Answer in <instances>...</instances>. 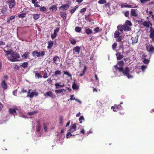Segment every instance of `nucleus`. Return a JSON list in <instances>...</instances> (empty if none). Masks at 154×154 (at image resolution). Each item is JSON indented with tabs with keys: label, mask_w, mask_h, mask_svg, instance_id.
<instances>
[{
	"label": "nucleus",
	"mask_w": 154,
	"mask_h": 154,
	"mask_svg": "<svg viewBox=\"0 0 154 154\" xmlns=\"http://www.w3.org/2000/svg\"><path fill=\"white\" fill-rule=\"evenodd\" d=\"M48 73L46 72L45 71L43 75V77L44 78H48Z\"/></svg>",
	"instance_id": "3c124183"
},
{
	"label": "nucleus",
	"mask_w": 154,
	"mask_h": 154,
	"mask_svg": "<svg viewBox=\"0 0 154 154\" xmlns=\"http://www.w3.org/2000/svg\"><path fill=\"white\" fill-rule=\"evenodd\" d=\"M78 8V7L77 6H76L75 7V8H74L70 10V13H71V14H72L73 13H74L75 11Z\"/></svg>",
	"instance_id": "c03bdc74"
},
{
	"label": "nucleus",
	"mask_w": 154,
	"mask_h": 154,
	"mask_svg": "<svg viewBox=\"0 0 154 154\" xmlns=\"http://www.w3.org/2000/svg\"><path fill=\"white\" fill-rule=\"evenodd\" d=\"M85 32L88 35H89L91 33H92L93 32L91 29H88L85 30Z\"/></svg>",
	"instance_id": "4c0bfd02"
},
{
	"label": "nucleus",
	"mask_w": 154,
	"mask_h": 154,
	"mask_svg": "<svg viewBox=\"0 0 154 154\" xmlns=\"http://www.w3.org/2000/svg\"><path fill=\"white\" fill-rule=\"evenodd\" d=\"M84 118L83 116H81L79 118V120L80 121L79 123H82V120H84Z\"/></svg>",
	"instance_id": "6e6d98bb"
},
{
	"label": "nucleus",
	"mask_w": 154,
	"mask_h": 154,
	"mask_svg": "<svg viewBox=\"0 0 154 154\" xmlns=\"http://www.w3.org/2000/svg\"><path fill=\"white\" fill-rule=\"evenodd\" d=\"M6 3L8 5L10 8L11 9L16 5V2L14 0H10L7 2Z\"/></svg>",
	"instance_id": "0eeeda50"
},
{
	"label": "nucleus",
	"mask_w": 154,
	"mask_h": 154,
	"mask_svg": "<svg viewBox=\"0 0 154 154\" xmlns=\"http://www.w3.org/2000/svg\"><path fill=\"white\" fill-rule=\"evenodd\" d=\"M146 49L147 51L150 53H154V47L151 44L146 46Z\"/></svg>",
	"instance_id": "6e6552de"
},
{
	"label": "nucleus",
	"mask_w": 154,
	"mask_h": 154,
	"mask_svg": "<svg viewBox=\"0 0 154 154\" xmlns=\"http://www.w3.org/2000/svg\"><path fill=\"white\" fill-rule=\"evenodd\" d=\"M27 92L26 90L24 88H22L21 89V92L23 93H26Z\"/></svg>",
	"instance_id": "774afa93"
},
{
	"label": "nucleus",
	"mask_w": 154,
	"mask_h": 154,
	"mask_svg": "<svg viewBox=\"0 0 154 154\" xmlns=\"http://www.w3.org/2000/svg\"><path fill=\"white\" fill-rule=\"evenodd\" d=\"M114 68L116 70L118 69L119 71L122 72L123 75L126 76L128 79L132 78L131 75H130V70L128 67H126L124 69L123 66L118 67L117 65H116L114 66Z\"/></svg>",
	"instance_id": "f03ea898"
},
{
	"label": "nucleus",
	"mask_w": 154,
	"mask_h": 154,
	"mask_svg": "<svg viewBox=\"0 0 154 154\" xmlns=\"http://www.w3.org/2000/svg\"><path fill=\"white\" fill-rule=\"evenodd\" d=\"M64 73L65 74L67 75L68 76L71 77L72 75H71L67 71H65L64 72Z\"/></svg>",
	"instance_id": "864d4df0"
},
{
	"label": "nucleus",
	"mask_w": 154,
	"mask_h": 154,
	"mask_svg": "<svg viewBox=\"0 0 154 154\" xmlns=\"http://www.w3.org/2000/svg\"><path fill=\"white\" fill-rule=\"evenodd\" d=\"M57 34H55V33H54V34H51V38L52 39H54L56 36Z\"/></svg>",
	"instance_id": "4d7b16f0"
},
{
	"label": "nucleus",
	"mask_w": 154,
	"mask_h": 154,
	"mask_svg": "<svg viewBox=\"0 0 154 154\" xmlns=\"http://www.w3.org/2000/svg\"><path fill=\"white\" fill-rule=\"evenodd\" d=\"M38 111H33L29 112L27 113V114L30 115H32L35 114L37 113Z\"/></svg>",
	"instance_id": "a19ab883"
},
{
	"label": "nucleus",
	"mask_w": 154,
	"mask_h": 154,
	"mask_svg": "<svg viewBox=\"0 0 154 154\" xmlns=\"http://www.w3.org/2000/svg\"><path fill=\"white\" fill-rule=\"evenodd\" d=\"M29 52H25L22 56L23 58L26 59H27L29 57Z\"/></svg>",
	"instance_id": "5701e85b"
},
{
	"label": "nucleus",
	"mask_w": 154,
	"mask_h": 154,
	"mask_svg": "<svg viewBox=\"0 0 154 154\" xmlns=\"http://www.w3.org/2000/svg\"><path fill=\"white\" fill-rule=\"evenodd\" d=\"M70 128L74 130L75 131L76 128V126L75 124L74 123L71 126Z\"/></svg>",
	"instance_id": "8fccbe9b"
},
{
	"label": "nucleus",
	"mask_w": 154,
	"mask_h": 154,
	"mask_svg": "<svg viewBox=\"0 0 154 154\" xmlns=\"http://www.w3.org/2000/svg\"><path fill=\"white\" fill-rule=\"evenodd\" d=\"M3 32V28L2 26H0V37L2 34Z\"/></svg>",
	"instance_id": "e2e57ef3"
},
{
	"label": "nucleus",
	"mask_w": 154,
	"mask_h": 154,
	"mask_svg": "<svg viewBox=\"0 0 154 154\" xmlns=\"http://www.w3.org/2000/svg\"><path fill=\"white\" fill-rule=\"evenodd\" d=\"M41 129V125L39 122H37V125L36 127V131L39 132Z\"/></svg>",
	"instance_id": "bb28decb"
},
{
	"label": "nucleus",
	"mask_w": 154,
	"mask_h": 154,
	"mask_svg": "<svg viewBox=\"0 0 154 154\" xmlns=\"http://www.w3.org/2000/svg\"><path fill=\"white\" fill-rule=\"evenodd\" d=\"M57 9V7L55 5H53L49 8V10L50 11H56Z\"/></svg>",
	"instance_id": "cd10ccee"
},
{
	"label": "nucleus",
	"mask_w": 154,
	"mask_h": 154,
	"mask_svg": "<svg viewBox=\"0 0 154 154\" xmlns=\"http://www.w3.org/2000/svg\"><path fill=\"white\" fill-rule=\"evenodd\" d=\"M69 7V5L68 4H65L62 5L59 8L60 9H63L66 10Z\"/></svg>",
	"instance_id": "6ab92c4d"
},
{
	"label": "nucleus",
	"mask_w": 154,
	"mask_h": 154,
	"mask_svg": "<svg viewBox=\"0 0 154 154\" xmlns=\"http://www.w3.org/2000/svg\"><path fill=\"white\" fill-rule=\"evenodd\" d=\"M32 15L33 16V18L35 20H38L40 17V14H34Z\"/></svg>",
	"instance_id": "a878e982"
},
{
	"label": "nucleus",
	"mask_w": 154,
	"mask_h": 154,
	"mask_svg": "<svg viewBox=\"0 0 154 154\" xmlns=\"http://www.w3.org/2000/svg\"><path fill=\"white\" fill-rule=\"evenodd\" d=\"M69 136H72V134H71V133H70V132H68V133L66 134V138H68L69 137Z\"/></svg>",
	"instance_id": "680f3d73"
},
{
	"label": "nucleus",
	"mask_w": 154,
	"mask_h": 154,
	"mask_svg": "<svg viewBox=\"0 0 154 154\" xmlns=\"http://www.w3.org/2000/svg\"><path fill=\"white\" fill-rule=\"evenodd\" d=\"M33 72L35 73V77L36 78L39 79L42 78V76L40 74L38 71H34Z\"/></svg>",
	"instance_id": "4468645a"
},
{
	"label": "nucleus",
	"mask_w": 154,
	"mask_h": 154,
	"mask_svg": "<svg viewBox=\"0 0 154 154\" xmlns=\"http://www.w3.org/2000/svg\"><path fill=\"white\" fill-rule=\"evenodd\" d=\"M59 28L57 27L54 30V33L55 34H57V33L59 32Z\"/></svg>",
	"instance_id": "5fc2aeb1"
},
{
	"label": "nucleus",
	"mask_w": 154,
	"mask_h": 154,
	"mask_svg": "<svg viewBox=\"0 0 154 154\" xmlns=\"http://www.w3.org/2000/svg\"><path fill=\"white\" fill-rule=\"evenodd\" d=\"M143 62L145 64H147L149 63V60L146 58H144Z\"/></svg>",
	"instance_id": "a18cd8bd"
},
{
	"label": "nucleus",
	"mask_w": 154,
	"mask_h": 154,
	"mask_svg": "<svg viewBox=\"0 0 154 154\" xmlns=\"http://www.w3.org/2000/svg\"><path fill=\"white\" fill-rule=\"evenodd\" d=\"M115 107V108H116V109L118 110H121L122 109V106L120 104L119 105H114Z\"/></svg>",
	"instance_id": "c9c22d12"
},
{
	"label": "nucleus",
	"mask_w": 154,
	"mask_h": 154,
	"mask_svg": "<svg viewBox=\"0 0 154 154\" xmlns=\"http://www.w3.org/2000/svg\"><path fill=\"white\" fill-rule=\"evenodd\" d=\"M69 41L71 43L72 45L75 44L76 42V41L75 40L74 38H72L70 39Z\"/></svg>",
	"instance_id": "72a5a7b5"
},
{
	"label": "nucleus",
	"mask_w": 154,
	"mask_h": 154,
	"mask_svg": "<svg viewBox=\"0 0 154 154\" xmlns=\"http://www.w3.org/2000/svg\"><path fill=\"white\" fill-rule=\"evenodd\" d=\"M16 110H18V109L17 108L14 109L10 108L9 109L8 111L10 114H12L15 116V115H17V113L16 111Z\"/></svg>",
	"instance_id": "9d476101"
},
{
	"label": "nucleus",
	"mask_w": 154,
	"mask_h": 154,
	"mask_svg": "<svg viewBox=\"0 0 154 154\" xmlns=\"http://www.w3.org/2000/svg\"><path fill=\"white\" fill-rule=\"evenodd\" d=\"M53 61L54 63L56 64H58V63L60 61V59L59 57L55 56L53 58Z\"/></svg>",
	"instance_id": "ddd939ff"
},
{
	"label": "nucleus",
	"mask_w": 154,
	"mask_h": 154,
	"mask_svg": "<svg viewBox=\"0 0 154 154\" xmlns=\"http://www.w3.org/2000/svg\"><path fill=\"white\" fill-rule=\"evenodd\" d=\"M124 62L123 60L119 61L118 63V64L119 66H122L124 64Z\"/></svg>",
	"instance_id": "58836bf2"
},
{
	"label": "nucleus",
	"mask_w": 154,
	"mask_h": 154,
	"mask_svg": "<svg viewBox=\"0 0 154 154\" xmlns=\"http://www.w3.org/2000/svg\"><path fill=\"white\" fill-rule=\"evenodd\" d=\"M60 16L63 18V19L64 21H65L66 17V12H60Z\"/></svg>",
	"instance_id": "f3484780"
},
{
	"label": "nucleus",
	"mask_w": 154,
	"mask_h": 154,
	"mask_svg": "<svg viewBox=\"0 0 154 154\" xmlns=\"http://www.w3.org/2000/svg\"><path fill=\"white\" fill-rule=\"evenodd\" d=\"M1 85L2 88L4 90H6L8 88V85L5 80L2 81Z\"/></svg>",
	"instance_id": "9b49d317"
},
{
	"label": "nucleus",
	"mask_w": 154,
	"mask_h": 154,
	"mask_svg": "<svg viewBox=\"0 0 154 154\" xmlns=\"http://www.w3.org/2000/svg\"><path fill=\"white\" fill-rule=\"evenodd\" d=\"M120 32L118 31H116L114 33V37L116 39V41L118 42H123L122 40L124 38V35H120Z\"/></svg>",
	"instance_id": "7ed1b4c3"
},
{
	"label": "nucleus",
	"mask_w": 154,
	"mask_h": 154,
	"mask_svg": "<svg viewBox=\"0 0 154 154\" xmlns=\"http://www.w3.org/2000/svg\"><path fill=\"white\" fill-rule=\"evenodd\" d=\"M63 118L62 116H60V117H59L60 123L61 124H63Z\"/></svg>",
	"instance_id": "603ef678"
},
{
	"label": "nucleus",
	"mask_w": 154,
	"mask_h": 154,
	"mask_svg": "<svg viewBox=\"0 0 154 154\" xmlns=\"http://www.w3.org/2000/svg\"><path fill=\"white\" fill-rule=\"evenodd\" d=\"M123 28L124 29V30L125 31H129L131 30V28L128 26H127V25H123Z\"/></svg>",
	"instance_id": "c85d7f7f"
},
{
	"label": "nucleus",
	"mask_w": 154,
	"mask_h": 154,
	"mask_svg": "<svg viewBox=\"0 0 154 154\" xmlns=\"http://www.w3.org/2000/svg\"><path fill=\"white\" fill-rule=\"evenodd\" d=\"M28 63L26 62H25L23 63V64L20 65V66L23 68H25L28 67Z\"/></svg>",
	"instance_id": "f704fd0d"
},
{
	"label": "nucleus",
	"mask_w": 154,
	"mask_h": 154,
	"mask_svg": "<svg viewBox=\"0 0 154 154\" xmlns=\"http://www.w3.org/2000/svg\"><path fill=\"white\" fill-rule=\"evenodd\" d=\"M137 9H132L131 10V15L132 16L137 17L138 16Z\"/></svg>",
	"instance_id": "f8f14e48"
},
{
	"label": "nucleus",
	"mask_w": 154,
	"mask_h": 154,
	"mask_svg": "<svg viewBox=\"0 0 154 154\" xmlns=\"http://www.w3.org/2000/svg\"><path fill=\"white\" fill-rule=\"evenodd\" d=\"M40 11L43 12L47 10L45 7L43 6L40 8Z\"/></svg>",
	"instance_id": "49530a36"
},
{
	"label": "nucleus",
	"mask_w": 154,
	"mask_h": 154,
	"mask_svg": "<svg viewBox=\"0 0 154 154\" xmlns=\"http://www.w3.org/2000/svg\"><path fill=\"white\" fill-rule=\"evenodd\" d=\"M99 27H97V28H95L94 29V31H95L96 32H98L99 31Z\"/></svg>",
	"instance_id": "338daca9"
},
{
	"label": "nucleus",
	"mask_w": 154,
	"mask_h": 154,
	"mask_svg": "<svg viewBox=\"0 0 154 154\" xmlns=\"http://www.w3.org/2000/svg\"><path fill=\"white\" fill-rule=\"evenodd\" d=\"M106 2V0H100L98 2V3L99 4H103Z\"/></svg>",
	"instance_id": "de8ad7c7"
},
{
	"label": "nucleus",
	"mask_w": 154,
	"mask_h": 154,
	"mask_svg": "<svg viewBox=\"0 0 154 154\" xmlns=\"http://www.w3.org/2000/svg\"><path fill=\"white\" fill-rule=\"evenodd\" d=\"M61 74V71L59 70H56L54 72V75H52V76H54V75L56 76H57L58 75H60Z\"/></svg>",
	"instance_id": "b1692460"
},
{
	"label": "nucleus",
	"mask_w": 154,
	"mask_h": 154,
	"mask_svg": "<svg viewBox=\"0 0 154 154\" xmlns=\"http://www.w3.org/2000/svg\"><path fill=\"white\" fill-rule=\"evenodd\" d=\"M147 68V66L144 65H142L141 66V69L142 71H144L145 69Z\"/></svg>",
	"instance_id": "bf43d9fd"
},
{
	"label": "nucleus",
	"mask_w": 154,
	"mask_h": 154,
	"mask_svg": "<svg viewBox=\"0 0 154 154\" xmlns=\"http://www.w3.org/2000/svg\"><path fill=\"white\" fill-rule=\"evenodd\" d=\"M49 84H51L52 83V80L51 79V78H48L47 80Z\"/></svg>",
	"instance_id": "052dcab7"
},
{
	"label": "nucleus",
	"mask_w": 154,
	"mask_h": 154,
	"mask_svg": "<svg viewBox=\"0 0 154 154\" xmlns=\"http://www.w3.org/2000/svg\"><path fill=\"white\" fill-rule=\"evenodd\" d=\"M126 25L127 26H131L132 25L130 21L128 20H126L125 22Z\"/></svg>",
	"instance_id": "79ce46f5"
},
{
	"label": "nucleus",
	"mask_w": 154,
	"mask_h": 154,
	"mask_svg": "<svg viewBox=\"0 0 154 154\" xmlns=\"http://www.w3.org/2000/svg\"><path fill=\"white\" fill-rule=\"evenodd\" d=\"M86 9L87 8H83L80 10L79 12L80 13H83L86 11Z\"/></svg>",
	"instance_id": "09e8293b"
},
{
	"label": "nucleus",
	"mask_w": 154,
	"mask_h": 154,
	"mask_svg": "<svg viewBox=\"0 0 154 154\" xmlns=\"http://www.w3.org/2000/svg\"><path fill=\"white\" fill-rule=\"evenodd\" d=\"M75 131V130H74L70 128L69 130H68V132H70V133L71 134V133Z\"/></svg>",
	"instance_id": "0e129e2a"
},
{
	"label": "nucleus",
	"mask_w": 154,
	"mask_h": 154,
	"mask_svg": "<svg viewBox=\"0 0 154 154\" xmlns=\"http://www.w3.org/2000/svg\"><path fill=\"white\" fill-rule=\"evenodd\" d=\"M60 82L59 83H56L54 85L56 88L58 89L61 88H63L65 86V85L64 84H63L62 85H60Z\"/></svg>",
	"instance_id": "aec40b11"
},
{
	"label": "nucleus",
	"mask_w": 154,
	"mask_h": 154,
	"mask_svg": "<svg viewBox=\"0 0 154 154\" xmlns=\"http://www.w3.org/2000/svg\"><path fill=\"white\" fill-rule=\"evenodd\" d=\"M26 14L25 13H22L18 15V17L19 18H23L26 17Z\"/></svg>",
	"instance_id": "e433bc0d"
},
{
	"label": "nucleus",
	"mask_w": 154,
	"mask_h": 154,
	"mask_svg": "<svg viewBox=\"0 0 154 154\" xmlns=\"http://www.w3.org/2000/svg\"><path fill=\"white\" fill-rule=\"evenodd\" d=\"M116 55L117 56V59L118 60H120L123 58L124 57V56L123 54H121V53L120 52H118L117 53Z\"/></svg>",
	"instance_id": "dca6fc26"
},
{
	"label": "nucleus",
	"mask_w": 154,
	"mask_h": 154,
	"mask_svg": "<svg viewBox=\"0 0 154 154\" xmlns=\"http://www.w3.org/2000/svg\"><path fill=\"white\" fill-rule=\"evenodd\" d=\"M15 15H12L10 17H8L7 19V22L8 23H10V22L11 20H12L14 19L15 18Z\"/></svg>",
	"instance_id": "4be33fe9"
},
{
	"label": "nucleus",
	"mask_w": 154,
	"mask_h": 154,
	"mask_svg": "<svg viewBox=\"0 0 154 154\" xmlns=\"http://www.w3.org/2000/svg\"><path fill=\"white\" fill-rule=\"evenodd\" d=\"M72 87L73 90H76L79 88V86L74 82L73 84Z\"/></svg>",
	"instance_id": "473e14b6"
},
{
	"label": "nucleus",
	"mask_w": 154,
	"mask_h": 154,
	"mask_svg": "<svg viewBox=\"0 0 154 154\" xmlns=\"http://www.w3.org/2000/svg\"><path fill=\"white\" fill-rule=\"evenodd\" d=\"M80 49L81 48L80 47L76 46V47H75L73 48V50L74 52H75L79 54Z\"/></svg>",
	"instance_id": "412c9836"
},
{
	"label": "nucleus",
	"mask_w": 154,
	"mask_h": 154,
	"mask_svg": "<svg viewBox=\"0 0 154 154\" xmlns=\"http://www.w3.org/2000/svg\"><path fill=\"white\" fill-rule=\"evenodd\" d=\"M138 38V35H133L131 37L130 39L128 40V42L130 44H134L137 42Z\"/></svg>",
	"instance_id": "20e7f679"
},
{
	"label": "nucleus",
	"mask_w": 154,
	"mask_h": 154,
	"mask_svg": "<svg viewBox=\"0 0 154 154\" xmlns=\"http://www.w3.org/2000/svg\"><path fill=\"white\" fill-rule=\"evenodd\" d=\"M7 9L8 8L6 6L4 7L1 9V12L3 14H5L7 11Z\"/></svg>",
	"instance_id": "c756f323"
},
{
	"label": "nucleus",
	"mask_w": 154,
	"mask_h": 154,
	"mask_svg": "<svg viewBox=\"0 0 154 154\" xmlns=\"http://www.w3.org/2000/svg\"><path fill=\"white\" fill-rule=\"evenodd\" d=\"M117 45V43L116 42L114 43L112 45V49L114 50L116 48V47Z\"/></svg>",
	"instance_id": "37998d69"
},
{
	"label": "nucleus",
	"mask_w": 154,
	"mask_h": 154,
	"mask_svg": "<svg viewBox=\"0 0 154 154\" xmlns=\"http://www.w3.org/2000/svg\"><path fill=\"white\" fill-rule=\"evenodd\" d=\"M63 91H66V90L63 88H62L61 89H59V90H55V92L56 93H59V94L61 93Z\"/></svg>",
	"instance_id": "2f4dec72"
},
{
	"label": "nucleus",
	"mask_w": 154,
	"mask_h": 154,
	"mask_svg": "<svg viewBox=\"0 0 154 154\" xmlns=\"http://www.w3.org/2000/svg\"><path fill=\"white\" fill-rule=\"evenodd\" d=\"M150 24L151 25V26H152V24L149 21L147 22L146 21H145L142 23V25L144 26H146L148 28L149 27Z\"/></svg>",
	"instance_id": "a211bd4d"
},
{
	"label": "nucleus",
	"mask_w": 154,
	"mask_h": 154,
	"mask_svg": "<svg viewBox=\"0 0 154 154\" xmlns=\"http://www.w3.org/2000/svg\"><path fill=\"white\" fill-rule=\"evenodd\" d=\"M32 54L33 56L39 57L40 56L41 57L45 55V52L44 51L38 52L36 51H34L32 52Z\"/></svg>",
	"instance_id": "39448f33"
},
{
	"label": "nucleus",
	"mask_w": 154,
	"mask_h": 154,
	"mask_svg": "<svg viewBox=\"0 0 154 154\" xmlns=\"http://www.w3.org/2000/svg\"><path fill=\"white\" fill-rule=\"evenodd\" d=\"M44 96L45 97H49L52 98H55V96L51 91H48L44 94Z\"/></svg>",
	"instance_id": "1a4fd4ad"
},
{
	"label": "nucleus",
	"mask_w": 154,
	"mask_h": 154,
	"mask_svg": "<svg viewBox=\"0 0 154 154\" xmlns=\"http://www.w3.org/2000/svg\"><path fill=\"white\" fill-rule=\"evenodd\" d=\"M150 0H140V3L141 4H144L146 2L150 1Z\"/></svg>",
	"instance_id": "13d9d810"
},
{
	"label": "nucleus",
	"mask_w": 154,
	"mask_h": 154,
	"mask_svg": "<svg viewBox=\"0 0 154 154\" xmlns=\"http://www.w3.org/2000/svg\"><path fill=\"white\" fill-rule=\"evenodd\" d=\"M123 27V25L118 26L117 27V31H119L120 34L122 33H123V31L124 30Z\"/></svg>",
	"instance_id": "2eb2a0df"
},
{
	"label": "nucleus",
	"mask_w": 154,
	"mask_h": 154,
	"mask_svg": "<svg viewBox=\"0 0 154 154\" xmlns=\"http://www.w3.org/2000/svg\"><path fill=\"white\" fill-rule=\"evenodd\" d=\"M4 51L5 53V56L11 61H18V59L20 58L19 54L13 51L12 50L8 51L4 50Z\"/></svg>",
	"instance_id": "f257e3e1"
},
{
	"label": "nucleus",
	"mask_w": 154,
	"mask_h": 154,
	"mask_svg": "<svg viewBox=\"0 0 154 154\" xmlns=\"http://www.w3.org/2000/svg\"><path fill=\"white\" fill-rule=\"evenodd\" d=\"M121 6L122 8H137V6H135L134 7H132V5H129L128 4L125 5V4H122L121 5Z\"/></svg>",
	"instance_id": "393cba45"
},
{
	"label": "nucleus",
	"mask_w": 154,
	"mask_h": 154,
	"mask_svg": "<svg viewBox=\"0 0 154 154\" xmlns=\"http://www.w3.org/2000/svg\"><path fill=\"white\" fill-rule=\"evenodd\" d=\"M129 13L128 11H127L125 13V17H127L129 16Z\"/></svg>",
	"instance_id": "69168bd1"
},
{
	"label": "nucleus",
	"mask_w": 154,
	"mask_h": 154,
	"mask_svg": "<svg viewBox=\"0 0 154 154\" xmlns=\"http://www.w3.org/2000/svg\"><path fill=\"white\" fill-rule=\"evenodd\" d=\"M48 45L47 47V48L48 49H51L53 45V41H49L48 43Z\"/></svg>",
	"instance_id": "7c9ffc66"
},
{
	"label": "nucleus",
	"mask_w": 154,
	"mask_h": 154,
	"mask_svg": "<svg viewBox=\"0 0 154 154\" xmlns=\"http://www.w3.org/2000/svg\"><path fill=\"white\" fill-rule=\"evenodd\" d=\"M38 95V93L35 91L33 92L31 90L29 89L27 95L26 97L32 98L34 96H37Z\"/></svg>",
	"instance_id": "423d86ee"
},
{
	"label": "nucleus",
	"mask_w": 154,
	"mask_h": 154,
	"mask_svg": "<svg viewBox=\"0 0 154 154\" xmlns=\"http://www.w3.org/2000/svg\"><path fill=\"white\" fill-rule=\"evenodd\" d=\"M75 30L76 32H80L81 31L82 29L80 27L77 26L75 27Z\"/></svg>",
	"instance_id": "ea45409f"
}]
</instances>
